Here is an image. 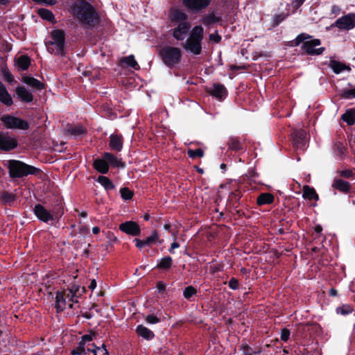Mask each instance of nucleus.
Returning <instances> with one entry per match:
<instances>
[{
	"label": "nucleus",
	"instance_id": "f257e3e1",
	"mask_svg": "<svg viewBox=\"0 0 355 355\" xmlns=\"http://www.w3.org/2000/svg\"><path fill=\"white\" fill-rule=\"evenodd\" d=\"M204 30L202 26H195L191 31L189 35L183 48L186 51L193 55H199L202 51V42L203 40Z\"/></svg>",
	"mask_w": 355,
	"mask_h": 355
},
{
	"label": "nucleus",
	"instance_id": "f03ea898",
	"mask_svg": "<svg viewBox=\"0 0 355 355\" xmlns=\"http://www.w3.org/2000/svg\"><path fill=\"white\" fill-rule=\"evenodd\" d=\"M76 15L89 27L94 26L98 21L97 13L93 6L85 1H81L76 5Z\"/></svg>",
	"mask_w": 355,
	"mask_h": 355
},
{
	"label": "nucleus",
	"instance_id": "7ed1b4c3",
	"mask_svg": "<svg viewBox=\"0 0 355 355\" xmlns=\"http://www.w3.org/2000/svg\"><path fill=\"white\" fill-rule=\"evenodd\" d=\"M309 35L305 34L299 35L295 39V44L299 45L302 42V49L304 52L311 55H318L323 53L324 51V47H318L321 42L318 39H312L310 40L304 41L310 38Z\"/></svg>",
	"mask_w": 355,
	"mask_h": 355
},
{
	"label": "nucleus",
	"instance_id": "20e7f679",
	"mask_svg": "<svg viewBox=\"0 0 355 355\" xmlns=\"http://www.w3.org/2000/svg\"><path fill=\"white\" fill-rule=\"evenodd\" d=\"M51 40L46 42L48 51L56 55L64 54L65 36L64 33L61 30H53L51 33Z\"/></svg>",
	"mask_w": 355,
	"mask_h": 355
},
{
	"label": "nucleus",
	"instance_id": "39448f33",
	"mask_svg": "<svg viewBox=\"0 0 355 355\" xmlns=\"http://www.w3.org/2000/svg\"><path fill=\"white\" fill-rule=\"evenodd\" d=\"M10 175L13 178H21L30 174H36L39 169L22 162L11 160L8 162Z\"/></svg>",
	"mask_w": 355,
	"mask_h": 355
},
{
	"label": "nucleus",
	"instance_id": "423d86ee",
	"mask_svg": "<svg viewBox=\"0 0 355 355\" xmlns=\"http://www.w3.org/2000/svg\"><path fill=\"white\" fill-rule=\"evenodd\" d=\"M159 55L163 62L166 66L172 67L179 63L182 53L178 47L166 46L160 50Z\"/></svg>",
	"mask_w": 355,
	"mask_h": 355
},
{
	"label": "nucleus",
	"instance_id": "0eeeda50",
	"mask_svg": "<svg viewBox=\"0 0 355 355\" xmlns=\"http://www.w3.org/2000/svg\"><path fill=\"white\" fill-rule=\"evenodd\" d=\"M1 121L7 129L28 130V123L19 117L4 114L1 117Z\"/></svg>",
	"mask_w": 355,
	"mask_h": 355
},
{
	"label": "nucleus",
	"instance_id": "6e6552de",
	"mask_svg": "<svg viewBox=\"0 0 355 355\" xmlns=\"http://www.w3.org/2000/svg\"><path fill=\"white\" fill-rule=\"evenodd\" d=\"M331 27H337L340 30L349 31L355 27V14L349 13L338 18Z\"/></svg>",
	"mask_w": 355,
	"mask_h": 355
},
{
	"label": "nucleus",
	"instance_id": "1a4fd4ad",
	"mask_svg": "<svg viewBox=\"0 0 355 355\" xmlns=\"http://www.w3.org/2000/svg\"><path fill=\"white\" fill-rule=\"evenodd\" d=\"M172 35L177 40H183L186 38L191 28L189 21H182L178 24H173Z\"/></svg>",
	"mask_w": 355,
	"mask_h": 355
},
{
	"label": "nucleus",
	"instance_id": "9d476101",
	"mask_svg": "<svg viewBox=\"0 0 355 355\" xmlns=\"http://www.w3.org/2000/svg\"><path fill=\"white\" fill-rule=\"evenodd\" d=\"M211 0H182V4L190 11L198 12L210 4Z\"/></svg>",
	"mask_w": 355,
	"mask_h": 355
},
{
	"label": "nucleus",
	"instance_id": "9b49d317",
	"mask_svg": "<svg viewBox=\"0 0 355 355\" xmlns=\"http://www.w3.org/2000/svg\"><path fill=\"white\" fill-rule=\"evenodd\" d=\"M17 146V141L8 133H0V149L6 151L14 149Z\"/></svg>",
	"mask_w": 355,
	"mask_h": 355
},
{
	"label": "nucleus",
	"instance_id": "f8f14e48",
	"mask_svg": "<svg viewBox=\"0 0 355 355\" xmlns=\"http://www.w3.org/2000/svg\"><path fill=\"white\" fill-rule=\"evenodd\" d=\"M119 230L132 236H138L140 234V228L138 224L131 220L121 223L119 225Z\"/></svg>",
	"mask_w": 355,
	"mask_h": 355
},
{
	"label": "nucleus",
	"instance_id": "ddd939ff",
	"mask_svg": "<svg viewBox=\"0 0 355 355\" xmlns=\"http://www.w3.org/2000/svg\"><path fill=\"white\" fill-rule=\"evenodd\" d=\"M80 288L79 286L73 285L67 291L62 292L65 298L68 300V307L71 309L73 303L78 302V295Z\"/></svg>",
	"mask_w": 355,
	"mask_h": 355
},
{
	"label": "nucleus",
	"instance_id": "4468645a",
	"mask_svg": "<svg viewBox=\"0 0 355 355\" xmlns=\"http://www.w3.org/2000/svg\"><path fill=\"white\" fill-rule=\"evenodd\" d=\"M170 19L174 24H178L182 21H188L187 15L182 10L178 8H173L170 11Z\"/></svg>",
	"mask_w": 355,
	"mask_h": 355
},
{
	"label": "nucleus",
	"instance_id": "2eb2a0df",
	"mask_svg": "<svg viewBox=\"0 0 355 355\" xmlns=\"http://www.w3.org/2000/svg\"><path fill=\"white\" fill-rule=\"evenodd\" d=\"M293 145L295 148L304 150L306 146V134L304 130H297L294 133Z\"/></svg>",
	"mask_w": 355,
	"mask_h": 355
},
{
	"label": "nucleus",
	"instance_id": "dca6fc26",
	"mask_svg": "<svg viewBox=\"0 0 355 355\" xmlns=\"http://www.w3.org/2000/svg\"><path fill=\"white\" fill-rule=\"evenodd\" d=\"M34 213L40 220L46 223L53 219L51 214L41 205H35Z\"/></svg>",
	"mask_w": 355,
	"mask_h": 355
},
{
	"label": "nucleus",
	"instance_id": "f3484780",
	"mask_svg": "<svg viewBox=\"0 0 355 355\" xmlns=\"http://www.w3.org/2000/svg\"><path fill=\"white\" fill-rule=\"evenodd\" d=\"M159 236L156 232H153L149 236L144 240H140L139 239H135L134 242L135 243L136 247L139 249H141L146 245H150L155 242H156L158 239Z\"/></svg>",
	"mask_w": 355,
	"mask_h": 355
},
{
	"label": "nucleus",
	"instance_id": "a211bd4d",
	"mask_svg": "<svg viewBox=\"0 0 355 355\" xmlns=\"http://www.w3.org/2000/svg\"><path fill=\"white\" fill-rule=\"evenodd\" d=\"M210 94L217 98L222 99L226 97L227 92L225 86L220 83L214 84L209 90Z\"/></svg>",
	"mask_w": 355,
	"mask_h": 355
},
{
	"label": "nucleus",
	"instance_id": "6ab92c4d",
	"mask_svg": "<svg viewBox=\"0 0 355 355\" xmlns=\"http://www.w3.org/2000/svg\"><path fill=\"white\" fill-rule=\"evenodd\" d=\"M17 96L21 101L31 103L33 100V96L31 92L24 87H17L15 89Z\"/></svg>",
	"mask_w": 355,
	"mask_h": 355
},
{
	"label": "nucleus",
	"instance_id": "aec40b11",
	"mask_svg": "<svg viewBox=\"0 0 355 355\" xmlns=\"http://www.w3.org/2000/svg\"><path fill=\"white\" fill-rule=\"evenodd\" d=\"M55 306L58 311H62L68 306V300L62 292H58L55 296Z\"/></svg>",
	"mask_w": 355,
	"mask_h": 355
},
{
	"label": "nucleus",
	"instance_id": "412c9836",
	"mask_svg": "<svg viewBox=\"0 0 355 355\" xmlns=\"http://www.w3.org/2000/svg\"><path fill=\"white\" fill-rule=\"evenodd\" d=\"M85 132V128L82 125H68L66 128V132L74 137L82 136Z\"/></svg>",
	"mask_w": 355,
	"mask_h": 355
},
{
	"label": "nucleus",
	"instance_id": "4be33fe9",
	"mask_svg": "<svg viewBox=\"0 0 355 355\" xmlns=\"http://www.w3.org/2000/svg\"><path fill=\"white\" fill-rule=\"evenodd\" d=\"M136 332L139 336L146 340H152L155 336L154 333L151 330L143 326L142 324L138 325L137 327Z\"/></svg>",
	"mask_w": 355,
	"mask_h": 355
},
{
	"label": "nucleus",
	"instance_id": "5701e85b",
	"mask_svg": "<svg viewBox=\"0 0 355 355\" xmlns=\"http://www.w3.org/2000/svg\"><path fill=\"white\" fill-rule=\"evenodd\" d=\"M0 101L6 105H11L12 104V99L10 95L8 94L6 88L0 82Z\"/></svg>",
	"mask_w": 355,
	"mask_h": 355
},
{
	"label": "nucleus",
	"instance_id": "b1692460",
	"mask_svg": "<svg viewBox=\"0 0 355 355\" xmlns=\"http://www.w3.org/2000/svg\"><path fill=\"white\" fill-rule=\"evenodd\" d=\"M104 158L107 161V164H110L112 166L123 168L124 167V164L121 161V159H117L114 155L111 153H104Z\"/></svg>",
	"mask_w": 355,
	"mask_h": 355
},
{
	"label": "nucleus",
	"instance_id": "393cba45",
	"mask_svg": "<svg viewBox=\"0 0 355 355\" xmlns=\"http://www.w3.org/2000/svg\"><path fill=\"white\" fill-rule=\"evenodd\" d=\"M94 167L97 171L103 174L107 173L109 171V166L104 157L102 159H98L94 160Z\"/></svg>",
	"mask_w": 355,
	"mask_h": 355
},
{
	"label": "nucleus",
	"instance_id": "a878e982",
	"mask_svg": "<svg viewBox=\"0 0 355 355\" xmlns=\"http://www.w3.org/2000/svg\"><path fill=\"white\" fill-rule=\"evenodd\" d=\"M23 82L35 90H41L44 88L43 83L33 77L25 76L23 78Z\"/></svg>",
	"mask_w": 355,
	"mask_h": 355
},
{
	"label": "nucleus",
	"instance_id": "bb28decb",
	"mask_svg": "<svg viewBox=\"0 0 355 355\" xmlns=\"http://www.w3.org/2000/svg\"><path fill=\"white\" fill-rule=\"evenodd\" d=\"M121 63L123 67H129L135 70L139 69V66L132 55L123 58Z\"/></svg>",
	"mask_w": 355,
	"mask_h": 355
},
{
	"label": "nucleus",
	"instance_id": "cd10ccee",
	"mask_svg": "<svg viewBox=\"0 0 355 355\" xmlns=\"http://www.w3.org/2000/svg\"><path fill=\"white\" fill-rule=\"evenodd\" d=\"M110 147L116 151H120L123 147L122 139L120 136L112 135L110 141Z\"/></svg>",
	"mask_w": 355,
	"mask_h": 355
},
{
	"label": "nucleus",
	"instance_id": "c85d7f7f",
	"mask_svg": "<svg viewBox=\"0 0 355 355\" xmlns=\"http://www.w3.org/2000/svg\"><path fill=\"white\" fill-rule=\"evenodd\" d=\"M303 198H306L309 200H318L319 198L315 191L313 188H311L307 185L303 187Z\"/></svg>",
	"mask_w": 355,
	"mask_h": 355
},
{
	"label": "nucleus",
	"instance_id": "c756f323",
	"mask_svg": "<svg viewBox=\"0 0 355 355\" xmlns=\"http://www.w3.org/2000/svg\"><path fill=\"white\" fill-rule=\"evenodd\" d=\"M173 260L169 256H166L162 258L157 265V268L161 270H168L172 266Z\"/></svg>",
	"mask_w": 355,
	"mask_h": 355
},
{
	"label": "nucleus",
	"instance_id": "7c9ffc66",
	"mask_svg": "<svg viewBox=\"0 0 355 355\" xmlns=\"http://www.w3.org/2000/svg\"><path fill=\"white\" fill-rule=\"evenodd\" d=\"M274 197L272 194L268 193H263L259 196L257 198V204L259 205L270 204L273 202Z\"/></svg>",
	"mask_w": 355,
	"mask_h": 355
},
{
	"label": "nucleus",
	"instance_id": "2f4dec72",
	"mask_svg": "<svg viewBox=\"0 0 355 355\" xmlns=\"http://www.w3.org/2000/svg\"><path fill=\"white\" fill-rule=\"evenodd\" d=\"M97 182L101 184L107 191L112 190L114 189V185L112 182L105 176H98Z\"/></svg>",
	"mask_w": 355,
	"mask_h": 355
},
{
	"label": "nucleus",
	"instance_id": "473e14b6",
	"mask_svg": "<svg viewBox=\"0 0 355 355\" xmlns=\"http://www.w3.org/2000/svg\"><path fill=\"white\" fill-rule=\"evenodd\" d=\"M220 21V17H216L213 12L205 15L202 19V22L205 26H211Z\"/></svg>",
	"mask_w": 355,
	"mask_h": 355
},
{
	"label": "nucleus",
	"instance_id": "72a5a7b5",
	"mask_svg": "<svg viewBox=\"0 0 355 355\" xmlns=\"http://www.w3.org/2000/svg\"><path fill=\"white\" fill-rule=\"evenodd\" d=\"M342 119L348 125H353L355 123V110L351 109L343 114Z\"/></svg>",
	"mask_w": 355,
	"mask_h": 355
},
{
	"label": "nucleus",
	"instance_id": "f704fd0d",
	"mask_svg": "<svg viewBox=\"0 0 355 355\" xmlns=\"http://www.w3.org/2000/svg\"><path fill=\"white\" fill-rule=\"evenodd\" d=\"M333 186L339 191L344 192L349 191L350 187L349 182L343 180H336Z\"/></svg>",
	"mask_w": 355,
	"mask_h": 355
},
{
	"label": "nucleus",
	"instance_id": "c9c22d12",
	"mask_svg": "<svg viewBox=\"0 0 355 355\" xmlns=\"http://www.w3.org/2000/svg\"><path fill=\"white\" fill-rule=\"evenodd\" d=\"M17 65L21 70H26L28 68L30 65V59L26 55H21L18 58Z\"/></svg>",
	"mask_w": 355,
	"mask_h": 355
},
{
	"label": "nucleus",
	"instance_id": "e433bc0d",
	"mask_svg": "<svg viewBox=\"0 0 355 355\" xmlns=\"http://www.w3.org/2000/svg\"><path fill=\"white\" fill-rule=\"evenodd\" d=\"M85 345L86 344H84L83 343H81V342H79L78 343V346L73 349L71 352V354L72 355H85L87 354V352H89V351H88V349H86L85 347Z\"/></svg>",
	"mask_w": 355,
	"mask_h": 355
},
{
	"label": "nucleus",
	"instance_id": "4c0bfd02",
	"mask_svg": "<svg viewBox=\"0 0 355 355\" xmlns=\"http://www.w3.org/2000/svg\"><path fill=\"white\" fill-rule=\"evenodd\" d=\"M38 14L40 16L46 20L48 21H53L54 19V15L49 10L45 8H40L38 10Z\"/></svg>",
	"mask_w": 355,
	"mask_h": 355
},
{
	"label": "nucleus",
	"instance_id": "58836bf2",
	"mask_svg": "<svg viewBox=\"0 0 355 355\" xmlns=\"http://www.w3.org/2000/svg\"><path fill=\"white\" fill-rule=\"evenodd\" d=\"M331 66L333 71L336 73H339L341 71H344L345 69H347L348 71L349 70V68L345 67L343 64L336 61H333L331 64Z\"/></svg>",
	"mask_w": 355,
	"mask_h": 355
},
{
	"label": "nucleus",
	"instance_id": "ea45409f",
	"mask_svg": "<svg viewBox=\"0 0 355 355\" xmlns=\"http://www.w3.org/2000/svg\"><path fill=\"white\" fill-rule=\"evenodd\" d=\"M120 193L121 198L125 200H130L133 196V192L126 187L121 188Z\"/></svg>",
	"mask_w": 355,
	"mask_h": 355
},
{
	"label": "nucleus",
	"instance_id": "a19ab883",
	"mask_svg": "<svg viewBox=\"0 0 355 355\" xmlns=\"http://www.w3.org/2000/svg\"><path fill=\"white\" fill-rule=\"evenodd\" d=\"M93 349H88V351H91L94 354V355H97V352L98 351H102L103 352V355H109V352L106 349V347L104 344L101 345V347H96L95 344H93Z\"/></svg>",
	"mask_w": 355,
	"mask_h": 355
},
{
	"label": "nucleus",
	"instance_id": "79ce46f5",
	"mask_svg": "<svg viewBox=\"0 0 355 355\" xmlns=\"http://www.w3.org/2000/svg\"><path fill=\"white\" fill-rule=\"evenodd\" d=\"M196 293V289L195 288H193V286H187L184 289V291L183 292V295L186 299L189 300Z\"/></svg>",
	"mask_w": 355,
	"mask_h": 355
},
{
	"label": "nucleus",
	"instance_id": "37998d69",
	"mask_svg": "<svg viewBox=\"0 0 355 355\" xmlns=\"http://www.w3.org/2000/svg\"><path fill=\"white\" fill-rule=\"evenodd\" d=\"M1 198L4 202L10 204V203L14 202L15 197L12 193H10L8 192H3L1 194Z\"/></svg>",
	"mask_w": 355,
	"mask_h": 355
},
{
	"label": "nucleus",
	"instance_id": "c03bdc74",
	"mask_svg": "<svg viewBox=\"0 0 355 355\" xmlns=\"http://www.w3.org/2000/svg\"><path fill=\"white\" fill-rule=\"evenodd\" d=\"M188 155L191 158H195L196 157H202L204 155V153L202 149L198 148L196 150H189Z\"/></svg>",
	"mask_w": 355,
	"mask_h": 355
},
{
	"label": "nucleus",
	"instance_id": "a18cd8bd",
	"mask_svg": "<svg viewBox=\"0 0 355 355\" xmlns=\"http://www.w3.org/2000/svg\"><path fill=\"white\" fill-rule=\"evenodd\" d=\"M352 310L353 309H352V307L350 306L344 305L340 307H338L337 309V312L340 313L342 315H347V314H349V313H351L352 311Z\"/></svg>",
	"mask_w": 355,
	"mask_h": 355
},
{
	"label": "nucleus",
	"instance_id": "49530a36",
	"mask_svg": "<svg viewBox=\"0 0 355 355\" xmlns=\"http://www.w3.org/2000/svg\"><path fill=\"white\" fill-rule=\"evenodd\" d=\"M286 17V15L284 13H281L279 15H277L274 17V24L275 25H278L279 23H281L283 20H284Z\"/></svg>",
	"mask_w": 355,
	"mask_h": 355
},
{
	"label": "nucleus",
	"instance_id": "de8ad7c7",
	"mask_svg": "<svg viewBox=\"0 0 355 355\" xmlns=\"http://www.w3.org/2000/svg\"><path fill=\"white\" fill-rule=\"evenodd\" d=\"M146 320L149 324H157L159 322V319L153 315H148L146 318Z\"/></svg>",
	"mask_w": 355,
	"mask_h": 355
},
{
	"label": "nucleus",
	"instance_id": "09e8293b",
	"mask_svg": "<svg viewBox=\"0 0 355 355\" xmlns=\"http://www.w3.org/2000/svg\"><path fill=\"white\" fill-rule=\"evenodd\" d=\"M95 338L94 334H86L82 336L80 342L86 344L87 342L92 341Z\"/></svg>",
	"mask_w": 355,
	"mask_h": 355
},
{
	"label": "nucleus",
	"instance_id": "8fccbe9b",
	"mask_svg": "<svg viewBox=\"0 0 355 355\" xmlns=\"http://www.w3.org/2000/svg\"><path fill=\"white\" fill-rule=\"evenodd\" d=\"M343 97L348 99L355 98V89H348L344 92Z\"/></svg>",
	"mask_w": 355,
	"mask_h": 355
},
{
	"label": "nucleus",
	"instance_id": "3c124183",
	"mask_svg": "<svg viewBox=\"0 0 355 355\" xmlns=\"http://www.w3.org/2000/svg\"><path fill=\"white\" fill-rule=\"evenodd\" d=\"M209 40L214 43H219L221 40V37L217 33H214L209 35Z\"/></svg>",
	"mask_w": 355,
	"mask_h": 355
},
{
	"label": "nucleus",
	"instance_id": "603ef678",
	"mask_svg": "<svg viewBox=\"0 0 355 355\" xmlns=\"http://www.w3.org/2000/svg\"><path fill=\"white\" fill-rule=\"evenodd\" d=\"M228 284L229 286L233 290H236L239 288V282L234 278L231 279Z\"/></svg>",
	"mask_w": 355,
	"mask_h": 355
},
{
	"label": "nucleus",
	"instance_id": "864d4df0",
	"mask_svg": "<svg viewBox=\"0 0 355 355\" xmlns=\"http://www.w3.org/2000/svg\"><path fill=\"white\" fill-rule=\"evenodd\" d=\"M290 336V332L288 329H283L281 333V339L284 341H286Z\"/></svg>",
	"mask_w": 355,
	"mask_h": 355
},
{
	"label": "nucleus",
	"instance_id": "5fc2aeb1",
	"mask_svg": "<svg viewBox=\"0 0 355 355\" xmlns=\"http://www.w3.org/2000/svg\"><path fill=\"white\" fill-rule=\"evenodd\" d=\"M305 1V0H291V3L293 6V7L298 8L300 7L303 3Z\"/></svg>",
	"mask_w": 355,
	"mask_h": 355
},
{
	"label": "nucleus",
	"instance_id": "6e6d98bb",
	"mask_svg": "<svg viewBox=\"0 0 355 355\" xmlns=\"http://www.w3.org/2000/svg\"><path fill=\"white\" fill-rule=\"evenodd\" d=\"M340 8L338 6L334 5L331 7V14L337 15L340 13Z\"/></svg>",
	"mask_w": 355,
	"mask_h": 355
},
{
	"label": "nucleus",
	"instance_id": "4d7b16f0",
	"mask_svg": "<svg viewBox=\"0 0 355 355\" xmlns=\"http://www.w3.org/2000/svg\"><path fill=\"white\" fill-rule=\"evenodd\" d=\"M157 289L159 293L163 292L165 290V284L162 282H159L157 285Z\"/></svg>",
	"mask_w": 355,
	"mask_h": 355
},
{
	"label": "nucleus",
	"instance_id": "13d9d810",
	"mask_svg": "<svg viewBox=\"0 0 355 355\" xmlns=\"http://www.w3.org/2000/svg\"><path fill=\"white\" fill-rule=\"evenodd\" d=\"M180 245L177 243V242H173L171 245V248L169 250V252L171 253L173 252V250L175 249V248H179Z\"/></svg>",
	"mask_w": 355,
	"mask_h": 355
},
{
	"label": "nucleus",
	"instance_id": "bf43d9fd",
	"mask_svg": "<svg viewBox=\"0 0 355 355\" xmlns=\"http://www.w3.org/2000/svg\"><path fill=\"white\" fill-rule=\"evenodd\" d=\"M341 175L345 178H349L352 175V172L349 171H343L341 172Z\"/></svg>",
	"mask_w": 355,
	"mask_h": 355
},
{
	"label": "nucleus",
	"instance_id": "052dcab7",
	"mask_svg": "<svg viewBox=\"0 0 355 355\" xmlns=\"http://www.w3.org/2000/svg\"><path fill=\"white\" fill-rule=\"evenodd\" d=\"M96 287V282L94 279H92L90 282V284L89 285V288L91 290H94Z\"/></svg>",
	"mask_w": 355,
	"mask_h": 355
},
{
	"label": "nucleus",
	"instance_id": "680f3d73",
	"mask_svg": "<svg viewBox=\"0 0 355 355\" xmlns=\"http://www.w3.org/2000/svg\"><path fill=\"white\" fill-rule=\"evenodd\" d=\"M5 76H6V80H7L8 82H12V81L13 80V76H12L11 74H10V73H6V74L5 75Z\"/></svg>",
	"mask_w": 355,
	"mask_h": 355
},
{
	"label": "nucleus",
	"instance_id": "e2e57ef3",
	"mask_svg": "<svg viewBox=\"0 0 355 355\" xmlns=\"http://www.w3.org/2000/svg\"><path fill=\"white\" fill-rule=\"evenodd\" d=\"M99 232H100V229H99V227H94L92 228V232H93L94 234H98V233H99Z\"/></svg>",
	"mask_w": 355,
	"mask_h": 355
},
{
	"label": "nucleus",
	"instance_id": "0e129e2a",
	"mask_svg": "<svg viewBox=\"0 0 355 355\" xmlns=\"http://www.w3.org/2000/svg\"><path fill=\"white\" fill-rule=\"evenodd\" d=\"M315 230L317 233H320L322 230V228L320 225H317L315 227Z\"/></svg>",
	"mask_w": 355,
	"mask_h": 355
},
{
	"label": "nucleus",
	"instance_id": "69168bd1",
	"mask_svg": "<svg viewBox=\"0 0 355 355\" xmlns=\"http://www.w3.org/2000/svg\"><path fill=\"white\" fill-rule=\"evenodd\" d=\"M330 293V295H332V296H336L337 295V291L336 290L334 289V288H331L329 291Z\"/></svg>",
	"mask_w": 355,
	"mask_h": 355
},
{
	"label": "nucleus",
	"instance_id": "338daca9",
	"mask_svg": "<svg viewBox=\"0 0 355 355\" xmlns=\"http://www.w3.org/2000/svg\"><path fill=\"white\" fill-rule=\"evenodd\" d=\"M80 216L81 217H86V216H87V213H86V212H81V213L80 214Z\"/></svg>",
	"mask_w": 355,
	"mask_h": 355
},
{
	"label": "nucleus",
	"instance_id": "774afa93",
	"mask_svg": "<svg viewBox=\"0 0 355 355\" xmlns=\"http://www.w3.org/2000/svg\"><path fill=\"white\" fill-rule=\"evenodd\" d=\"M8 0H0L1 4H6Z\"/></svg>",
	"mask_w": 355,
	"mask_h": 355
}]
</instances>
